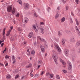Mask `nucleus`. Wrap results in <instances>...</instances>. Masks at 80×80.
I'll return each instance as SVG.
<instances>
[{"mask_svg": "<svg viewBox=\"0 0 80 80\" xmlns=\"http://www.w3.org/2000/svg\"><path fill=\"white\" fill-rule=\"evenodd\" d=\"M54 45L58 53H60L61 52V49H60V47H59V46H58V44H57L56 43H55Z\"/></svg>", "mask_w": 80, "mask_h": 80, "instance_id": "nucleus-1", "label": "nucleus"}, {"mask_svg": "<svg viewBox=\"0 0 80 80\" xmlns=\"http://www.w3.org/2000/svg\"><path fill=\"white\" fill-rule=\"evenodd\" d=\"M33 36V32L30 33L28 35V37L29 38H32Z\"/></svg>", "mask_w": 80, "mask_h": 80, "instance_id": "nucleus-12", "label": "nucleus"}, {"mask_svg": "<svg viewBox=\"0 0 80 80\" xmlns=\"http://www.w3.org/2000/svg\"><path fill=\"white\" fill-rule=\"evenodd\" d=\"M32 64L31 63H29L28 65V67H29V68H30V67H32Z\"/></svg>", "mask_w": 80, "mask_h": 80, "instance_id": "nucleus-44", "label": "nucleus"}, {"mask_svg": "<svg viewBox=\"0 0 80 80\" xmlns=\"http://www.w3.org/2000/svg\"><path fill=\"white\" fill-rule=\"evenodd\" d=\"M70 42H75V39L74 37H71L70 40Z\"/></svg>", "mask_w": 80, "mask_h": 80, "instance_id": "nucleus-10", "label": "nucleus"}, {"mask_svg": "<svg viewBox=\"0 0 80 80\" xmlns=\"http://www.w3.org/2000/svg\"><path fill=\"white\" fill-rule=\"evenodd\" d=\"M77 32L78 33V35H80V31H79H79H77Z\"/></svg>", "mask_w": 80, "mask_h": 80, "instance_id": "nucleus-52", "label": "nucleus"}, {"mask_svg": "<svg viewBox=\"0 0 80 80\" xmlns=\"http://www.w3.org/2000/svg\"><path fill=\"white\" fill-rule=\"evenodd\" d=\"M75 28L76 30H77V31H79V29H78V27H77V26H75Z\"/></svg>", "mask_w": 80, "mask_h": 80, "instance_id": "nucleus-45", "label": "nucleus"}, {"mask_svg": "<svg viewBox=\"0 0 80 80\" xmlns=\"http://www.w3.org/2000/svg\"><path fill=\"white\" fill-rule=\"evenodd\" d=\"M18 31H21L22 30V28H21L20 27L18 28Z\"/></svg>", "mask_w": 80, "mask_h": 80, "instance_id": "nucleus-34", "label": "nucleus"}, {"mask_svg": "<svg viewBox=\"0 0 80 80\" xmlns=\"http://www.w3.org/2000/svg\"><path fill=\"white\" fill-rule=\"evenodd\" d=\"M3 45H4V43L3 42L2 43H1V47H3Z\"/></svg>", "mask_w": 80, "mask_h": 80, "instance_id": "nucleus-55", "label": "nucleus"}, {"mask_svg": "<svg viewBox=\"0 0 80 80\" xmlns=\"http://www.w3.org/2000/svg\"><path fill=\"white\" fill-rule=\"evenodd\" d=\"M41 39V38H40V36H38L37 38V42H38V40H40Z\"/></svg>", "mask_w": 80, "mask_h": 80, "instance_id": "nucleus-24", "label": "nucleus"}, {"mask_svg": "<svg viewBox=\"0 0 80 80\" xmlns=\"http://www.w3.org/2000/svg\"><path fill=\"white\" fill-rule=\"evenodd\" d=\"M70 52V50L68 49H65L64 50V52L66 56L67 57L69 54L68 53Z\"/></svg>", "mask_w": 80, "mask_h": 80, "instance_id": "nucleus-4", "label": "nucleus"}, {"mask_svg": "<svg viewBox=\"0 0 80 80\" xmlns=\"http://www.w3.org/2000/svg\"><path fill=\"white\" fill-rule=\"evenodd\" d=\"M12 8L11 6H8L7 8L8 12H10L12 11Z\"/></svg>", "mask_w": 80, "mask_h": 80, "instance_id": "nucleus-8", "label": "nucleus"}, {"mask_svg": "<svg viewBox=\"0 0 80 80\" xmlns=\"http://www.w3.org/2000/svg\"><path fill=\"white\" fill-rule=\"evenodd\" d=\"M60 61L62 63V65H64L63 67H66V63H65V62L63 61V60L62 59H60Z\"/></svg>", "mask_w": 80, "mask_h": 80, "instance_id": "nucleus-7", "label": "nucleus"}, {"mask_svg": "<svg viewBox=\"0 0 80 80\" xmlns=\"http://www.w3.org/2000/svg\"><path fill=\"white\" fill-rule=\"evenodd\" d=\"M38 64L39 65H42V64L43 63V62H42V61L39 60L38 61Z\"/></svg>", "mask_w": 80, "mask_h": 80, "instance_id": "nucleus-23", "label": "nucleus"}, {"mask_svg": "<svg viewBox=\"0 0 80 80\" xmlns=\"http://www.w3.org/2000/svg\"><path fill=\"white\" fill-rule=\"evenodd\" d=\"M58 12H57V13L56 15V17L55 18L56 19H57V18H58V16L59 15V14L58 13Z\"/></svg>", "mask_w": 80, "mask_h": 80, "instance_id": "nucleus-22", "label": "nucleus"}, {"mask_svg": "<svg viewBox=\"0 0 80 80\" xmlns=\"http://www.w3.org/2000/svg\"><path fill=\"white\" fill-rule=\"evenodd\" d=\"M39 29H40L41 30L42 33V34H43L44 33V32H43V30H44V29H43V28L42 27L40 26L39 27Z\"/></svg>", "mask_w": 80, "mask_h": 80, "instance_id": "nucleus-11", "label": "nucleus"}, {"mask_svg": "<svg viewBox=\"0 0 80 80\" xmlns=\"http://www.w3.org/2000/svg\"><path fill=\"white\" fill-rule=\"evenodd\" d=\"M61 42H62V45L63 46H65V40H64L63 39H62V40Z\"/></svg>", "mask_w": 80, "mask_h": 80, "instance_id": "nucleus-16", "label": "nucleus"}, {"mask_svg": "<svg viewBox=\"0 0 80 80\" xmlns=\"http://www.w3.org/2000/svg\"><path fill=\"white\" fill-rule=\"evenodd\" d=\"M5 30H6V28H4L3 29V32H2L3 36L5 35Z\"/></svg>", "mask_w": 80, "mask_h": 80, "instance_id": "nucleus-21", "label": "nucleus"}, {"mask_svg": "<svg viewBox=\"0 0 80 80\" xmlns=\"http://www.w3.org/2000/svg\"><path fill=\"white\" fill-rule=\"evenodd\" d=\"M49 77H50V78H53V74H51L49 75Z\"/></svg>", "mask_w": 80, "mask_h": 80, "instance_id": "nucleus-25", "label": "nucleus"}, {"mask_svg": "<svg viewBox=\"0 0 80 80\" xmlns=\"http://www.w3.org/2000/svg\"><path fill=\"white\" fill-rule=\"evenodd\" d=\"M24 23H28V18L27 17L25 18L24 19Z\"/></svg>", "mask_w": 80, "mask_h": 80, "instance_id": "nucleus-14", "label": "nucleus"}, {"mask_svg": "<svg viewBox=\"0 0 80 80\" xmlns=\"http://www.w3.org/2000/svg\"><path fill=\"white\" fill-rule=\"evenodd\" d=\"M17 2H18V3H19V4H20L21 5H22V1H21L20 0H19L18 1H17Z\"/></svg>", "mask_w": 80, "mask_h": 80, "instance_id": "nucleus-18", "label": "nucleus"}, {"mask_svg": "<svg viewBox=\"0 0 80 80\" xmlns=\"http://www.w3.org/2000/svg\"><path fill=\"white\" fill-rule=\"evenodd\" d=\"M30 75V76H31V77H33V74H31Z\"/></svg>", "mask_w": 80, "mask_h": 80, "instance_id": "nucleus-61", "label": "nucleus"}, {"mask_svg": "<svg viewBox=\"0 0 80 80\" xmlns=\"http://www.w3.org/2000/svg\"><path fill=\"white\" fill-rule=\"evenodd\" d=\"M40 24L41 25H44V24H45V23H44V22H40Z\"/></svg>", "mask_w": 80, "mask_h": 80, "instance_id": "nucleus-47", "label": "nucleus"}, {"mask_svg": "<svg viewBox=\"0 0 80 80\" xmlns=\"http://www.w3.org/2000/svg\"><path fill=\"white\" fill-rule=\"evenodd\" d=\"M24 78V76H22L21 78V80H22Z\"/></svg>", "mask_w": 80, "mask_h": 80, "instance_id": "nucleus-53", "label": "nucleus"}, {"mask_svg": "<svg viewBox=\"0 0 80 80\" xmlns=\"http://www.w3.org/2000/svg\"><path fill=\"white\" fill-rule=\"evenodd\" d=\"M57 10H60V6H59L58 7Z\"/></svg>", "mask_w": 80, "mask_h": 80, "instance_id": "nucleus-48", "label": "nucleus"}, {"mask_svg": "<svg viewBox=\"0 0 80 80\" xmlns=\"http://www.w3.org/2000/svg\"><path fill=\"white\" fill-rule=\"evenodd\" d=\"M11 31H10L9 30L8 31L7 34H6L7 37H8V36H9L10 35V32Z\"/></svg>", "mask_w": 80, "mask_h": 80, "instance_id": "nucleus-19", "label": "nucleus"}, {"mask_svg": "<svg viewBox=\"0 0 80 80\" xmlns=\"http://www.w3.org/2000/svg\"><path fill=\"white\" fill-rule=\"evenodd\" d=\"M71 14L72 15V16H73L74 15H73V12H71Z\"/></svg>", "mask_w": 80, "mask_h": 80, "instance_id": "nucleus-63", "label": "nucleus"}, {"mask_svg": "<svg viewBox=\"0 0 80 80\" xmlns=\"http://www.w3.org/2000/svg\"><path fill=\"white\" fill-rule=\"evenodd\" d=\"M66 32L67 33H70V32L69 31H66Z\"/></svg>", "mask_w": 80, "mask_h": 80, "instance_id": "nucleus-54", "label": "nucleus"}, {"mask_svg": "<svg viewBox=\"0 0 80 80\" xmlns=\"http://www.w3.org/2000/svg\"><path fill=\"white\" fill-rule=\"evenodd\" d=\"M67 63L68 69L69 70H72V63H71V62L69 61H68Z\"/></svg>", "mask_w": 80, "mask_h": 80, "instance_id": "nucleus-6", "label": "nucleus"}, {"mask_svg": "<svg viewBox=\"0 0 80 80\" xmlns=\"http://www.w3.org/2000/svg\"><path fill=\"white\" fill-rule=\"evenodd\" d=\"M50 74L49 73V72H47L46 74V75L47 77V76H48V75H49Z\"/></svg>", "mask_w": 80, "mask_h": 80, "instance_id": "nucleus-56", "label": "nucleus"}, {"mask_svg": "<svg viewBox=\"0 0 80 80\" xmlns=\"http://www.w3.org/2000/svg\"><path fill=\"white\" fill-rule=\"evenodd\" d=\"M12 13L14 15H15V14H16V17H18L20 15V14H19L15 10L14 8H13L12 11Z\"/></svg>", "mask_w": 80, "mask_h": 80, "instance_id": "nucleus-3", "label": "nucleus"}, {"mask_svg": "<svg viewBox=\"0 0 80 80\" xmlns=\"http://www.w3.org/2000/svg\"><path fill=\"white\" fill-rule=\"evenodd\" d=\"M62 72H64V73H67V70H64V69L62 70Z\"/></svg>", "mask_w": 80, "mask_h": 80, "instance_id": "nucleus-40", "label": "nucleus"}, {"mask_svg": "<svg viewBox=\"0 0 80 80\" xmlns=\"http://www.w3.org/2000/svg\"><path fill=\"white\" fill-rule=\"evenodd\" d=\"M58 34L59 37H61V36L62 35V32L60 31L58 32Z\"/></svg>", "mask_w": 80, "mask_h": 80, "instance_id": "nucleus-20", "label": "nucleus"}, {"mask_svg": "<svg viewBox=\"0 0 80 80\" xmlns=\"http://www.w3.org/2000/svg\"><path fill=\"white\" fill-rule=\"evenodd\" d=\"M44 46L45 47H47V42H44Z\"/></svg>", "mask_w": 80, "mask_h": 80, "instance_id": "nucleus-50", "label": "nucleus"}, {"mask_svg": "<svg viewBox=\"0 0 80 80\" xmlns=\"http://www.w3.org/2000/svg\"><path fill=\"white\" fill-rule=\"evenodd\" d=\"M44 73V71H42V72H41V75H43Z\"/></svg>", "mask_w": 80, "mask_h": 80, "instance_id": "nucleus-58", "label": "nucleus"}, {"mask_svg": "<svg viewBox=\"0 0 80 80\" xmlns=\"http://www.w3.org/2000/svg\"><path fill=\"white\" fill-rule=\"evenodd\" d=\"M6 78L7 79H10L11 78V76L10 74H8L6 76Z\"/></svg>", "mask_w": 80, "mask_h": 80, "instance_id": "nucleus-15", "label": "nucleus"}, {"mask_svg": "<svg viewBox=\"0 0 80 80\" xmlns=\"http://www.w3.org/2000/svg\"><path fill=\"white\" fill-rule=\"evenodd\" d=\"M40 48L41 52H45L44 47L43 46L41 45L40 46Z\"/></svg>", "mask_w": 80, "mask_h": 80, "instance_id": "nucleus-13", "label": "nucleus"}, {"mask_svg": "<svg viewBox=\"0 0 80 80\" xmlns=\"http://www.w3.org/2000/svg\"><path fill=\"white\" fill-rule=\"evenodd\" d=\"M18 77H19V75L17 74L15 77V79H17V78H18Z\"/></svg>", "mask_w": 80, "mask_h": 80, "instance_id": "nucleus-31", "label": "nucleus"}, {"mask_svg": "<svg viewBox=\"0 0 80 80\" xmlns=\"http://www.w3.org/2000/svg\"><path fill=\"white\" fill-rule=\"evenodd\" d=\"M10 29L9 30V31H10L11 32V31H12V29H13V26H11L10 27Z\"/></svg>", "mask_w": 80, "mask_h": 80, "instance_id": "nucleus-33", "label": "nucleus"}, {"mask_svg": "<svg viewBox=\"0 0 80 80\" xmlns=\"http://www.w3.org/2000/svg\"><path fill=\"white\" fill-rule=\"evenodd\" d=\"M12 60H14L15 59V57L14 55H12Z\"/></svg>", "mask_w": 80, "mask_h": 80, "instance_id": "nucleus-26", "label": "nucleus"}, {"mask_svg": "<svg viewBox=\"0 0 80 80\" xmlns=\"http://www.w3.org/2000/svg\"><path fill=\"white\" fill-rule=\"evenodd\" d=\"M32 29L35 30V32H38V29L36 28V27L35 26V24L32 25Z\"/></svg>", "mask_w": 80, "mask_h": 80, "instance_id": "nucleus-9", "label": "nucleus"}, {"mask_svg": "<svg viewBox=\"0 0 80 80\" xmlns=\"http://www.w3.org/2000/svg\"><path fill=\"white\" fill-rule=\"evenodd\" d=\"M24 8L25 10H28L30 6L29 4L28 3H25L24 4Z\"/></svg>", "mask_w": 80, "mask_h": 80, "instance_id": "nucleus-5", "label": "nucleus"}, {"mask_svg": "<svg viewBox=\"0 0 80 80\" xmlns=\"http://www.w3.org/2000/svg\"><path fill=\"white\" fill-rule=\"evenodd\" d=\"M34 16L35 17H38V15L36 14V13L35 12L34 13Z\"/></svg>", "mask_w": 80, "mask_h": 80, "instance_id": "nucleus-38", "label": "nucleus"}, {"mask_svg": "<svg viewBox=\"0 0 80 80\" xmlns=\"http://www.w3.org/2000/svg\"><path fill=\"white\" fill-rule=\"evenodd\" d=\"M3 36V38H2V40H4V39L5 38V35H4V36Z\"/></svg>", "mask_w": 80, "mask_h": 80, "instance_id": "nucleus-64", "label": "nucleus"}, {"mask_svg": "<svg viewBox=\"0 0 80 80\" xmlns=\"http://www.w3.org/2000/svg\"><path fill=\"white\" fill-rule=\"evenodd\" d=\"M77 45L78 46L80 45V41H78L77 42Z\"/></svg>", "mask_w": 80, "mask_h": 80, "instance_id": "nucleus-30", "label": "nucleus"}, {"mask_svg": "<svg viewBox=\"0 0 80 80\" xmlns=\"http://www.w3.org/2000/svg\"><path fill=\"white\" fill-rule=\"evenodd\" d=\"M54 40H55V41H56V42H58L59 41V38H58L57 39L55 38H54Z\"/></svg>", "mask_w": 80, "mask_h": 80, "instance_id": "nucleus-29", "label": "nucleus"}, {"mask_svg": "<svg viewBox=\"0 0 80 80\" xmlns=\"http://www.w3.org/2000/svg\"><path fill=\"white\" fill-rule=\"evenodd\" d=\"M34 45H35V46H36V45H37V41H35L34 42Z\"/></svg>", "mask_w": 80, "mask_h": 80, "instance_id": "nucleus-51", "label": "nucleus"}, {"mask_svg": "<svg viewBox=\"0 0 80 80\" xmlns=\"http://www.w3.org/2000/svg\"><path fill=\"white\" fill-rule=\"evenodd\" d=\"M52 58L54 59V60L55 62V64L57 65L58 64V62H57V59H58V57L56 55L53 54L52 55Z\"/></svg>", "mask_w": 80, "mask_h": 80, "instance_id": "nucleus-2", "label": "nucleus"}, {"mask_svg": "<svg viewBox=\"0 0 80 80\" xmlns=\"http://www.w3.org/2000/svg\"><path fill=\"white\" fill-rule=\"evenodd\" d=\"M13 22L14 23V24H16V23H17L18 21H15V20H14L13 21Z\"/></svg>", "mask_w": 80, "mask_h": 80, "instance_id": "nucleus-42", "label": "nucleus"}, {"mask_svg": "<svg viewBox=\"0 0 80 80\" xmlns=\"http://www.w3.org/2000/svg\"><path fill=\"white\" fill-rule=\"evenodd\" d=\"M78 53H80V48L78 49Z\"/></svg>", "mask_w": 80, "mask_h": 80, "instance_id": "nucleus-59", "label": "nucleus"}, {"mask_svg": "<svg viewBox=\"0 0 80 80\" xmlns=\"http://www.w3.org/2000/svg\"><path fill=\"white\" fill-rule=\"evenodd\" d=\"M56 78H57L58 79H60V76H59V75H57L56 76Z\"/></svg>", "mask_w": 80, "mask_h": 80, "instance_id": "nucleus-32", "label": "nucleus"}, {"mask_svg": "<svg viewBox=\"0 0 80 80\" xmlns=\"http://www.w3.org/2000/svg\"><path fill=\"white\" fill-rule=\"evenodd\" d=\"M62 2L64 4L66 3V1H65V0H62Z\"/></svg>", "mask_w": 80, "mask_h": 80, "instance_id": "nucleus-43", "label": "nucleus"}, {"mask_svg": "<svg viewBox=\"0 0 80 80\" xmlns=\"http://www.w3.org/2000/svg\"><path fill=\"white\" fill-rule=\"evenodd\" d=\"M48 12H49L50 10V8L49 7H48Z\"/></svg>", "mask_w": 80, "mask_h": 80, "instance_id": "nucleus-49", "label": "nucleus"}, {"mask_svg": "<svg viewBox=\"0 0 80 80\" xmlns=\"http://www.w3.org/2000/svg\"><path fill=\"white\" fill-rule=\"evenodd\" d=\"M65 20V18L64 17H63L61 19V22H64Z\"/></svg>", "mask_w": 80, "mask_h": 80, "instance_id": "nucleus-17", "label": "nucleus"}, {"mask_svg": "<svg viewBox=\"0 0 80 80\" xmlns=\"http://www.w3.org/2000/svg\"><path fill=\"white\" fill-rule=\"evenodd\" d=\"M70 23H73V21H72V18H70Z\"/></svg>", "mask_w": 80, "mask_h": 80, "instance_id": "nucleus-35", "label": "nucleus"}, {"mask_svg": "<svg viewBox=\"0 0 80 80\" xmlns=\"http://www.w3.org/2000/svg\"><path fill=\"white\" fill-rule=\"evenodd\" d=\"M76 3L77 4H78V2H79V0H75Z\"/></svg>", "mask_w": 80, "mask_h": 80, "instance_id": "nucleus-36", "label": "nucleus"}, {"mask_svg": "<svg viewBox=\"0 0 80 80\" xmlns=\"http://www.w3.org/2000/svg\"><path fill=\"white\" fill-rule=\"evenodd\" d=\"M51 48H52V47H53V43L51 44Z\"/></svg>", "mask_w": 80, "mask_h": 80, "instance_id": "nucleus-57", "label": "nucleus"}, {"mask_svg": "<svg viewBox=\"0 0 80 80\" xmlns=\"http://www.w3.org/2000/svg\"><path fill=\"white\" fill-rule=\"evenodd\" d=\"M15 62H16V61H15V60H13V61L12 62L13 64H14V63H15Z\"/></svg>", "mask_w": 80, "mask_h": 80, "instance_id": "nucleus-60", "label": "nucleus"}, {"mask_svg": "<svg viewBox=\"0 0 80 80\" xmlns=\"http://www.w3.org/2000/svg\"><path fill=\"white\" fill-rule=\"evenodd\" d=\"M31 53L32 55H34V54H35V51L34 50L32 51Z\"/></svg>", "mask_w": 80, "mask_h": 80, "instance_id": "nucleus-37", "label": "nucleus"}, {"mask_svg": "<svg viewBox=\"0 0 80 80\" xmlns=\"http://www.w3.org/2000/svg\"><path fill=\"white\" fill-rule=\"evenodd\" d=\"M6 49H7V48H5V49L3 50V53H4V52H6Z\"/></svg>", "mask_w": 80, "mask_h": 80, "instance_id": "nucleus-62", "label": "nucleus"}, {"mask_svg": "<svg viewBox=\"0 0 80 80\" xmlns=\"http://www.w3.org/2000/svg\"><path fill=\"white\" fill-rule=\"evenodd\" d=\"M9 57H10V56H8V55H6L5 57V58H6V59H7V58H9Z\"/></svg>", "mask_w": 80, "mask_h": 80, "instance_id": "nucleus-39", "label": "nucleus"}, {"mask_svg": "<svg viewBox=\"0 0 80 80\" xmlns=\"http://www.w3.org/2000/svg\"><path fill=\"white\" fill-rule=\"evenodd\" d=\"M13 72L14 73H17L18 72V71L17 69H15L14 71H13Z\"/></svg>", "mask_w": 80, "mask_h": 80, "instance_id": "nucleus-27", "label": "nucleus"}, {"mask_svg": "<svg viewBox=\"0 0 80 80\" xmlns=\"http://www.w3.org/2000/svg\"><path fill=\"white\" fill-rule=\"evenodd\" d=\"M69 8V7L68 6H66V10H68Z\"/></svg>", "mask_w": 80, "mask_h": 80, "instance_id": "nucleus-46", "label": "nucleus"}, {"mask_svg": "<svg viewBox=\"0 0 80 80\" xmlns=\"http://www.w3.org/2000/svg\"><path fill=\"white\" fill-rule=\"evenodd\" d=\"M40 40H41V42H45V43H46V41H45V40H44V39L43 38H41Z\"/></svg>", "mask_w": 80, "mask_h": 80, "instance_id": "nucleus-28", "label": "nucleus"}, {"mask_svg": "<svg viewBox=\"0 0 80 80\" xmlns=\"http://www.w3.org/2000/svg\"><path fill=\"white\" fill-rule=\"evenodd\" d=\"M76 24L78 26V25H79L78 21L77 20H76Z\"/></svg>", "mask_w": 80, "mask_h": 80, "instance_id": "nucleus-41", "label": "nucleus"}]
</instances>
